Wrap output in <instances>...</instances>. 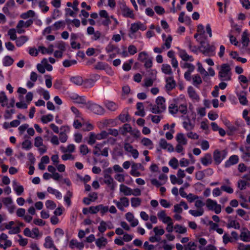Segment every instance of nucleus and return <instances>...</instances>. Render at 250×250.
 Instances as JSON below:
<instances>
[{
    "label": "nucleus",
    "instance_id": "obj_46",
    "mask_svg": "<svg viewBox=\"0 0 250 250\" xmlns=\"http://www.w3.org/2000/svg\"><path fill=\"white\" fill-rule=\"evenodd\" d=\"M47 191L49 193L54 195L58 199H61L62 198V194L61 192L56 189L49 187L47 188Z\"/></svg>",
    "mask_w": 250,
    "mask_h": 250
},
{
    "label": "nucleus",
    "instance_id": "obj_4",
    "mask_svg": "<svg viewBox=\"0 0 250 250\" xmlns=\"http://www.w3.org/2000/svg\"><path fill=\"white\" fill-rule=\"evenodd\" d=\"M200 44L201 49L205 55L212 56L215 55L216 48L214 45L209 44L205 42H201Z\"/></svg>",
    "mask_w": 250,
    "mask_h": 250
},
{
    "label": "nucleus",
    "instance_id": "obj_13",
    "mask_svg": "<svg viewBox=\"0 0 250 250\" xmlns=\"http://www.w3.org/2000/svg\"><path fill=\"white\" fill-rule=\"evenodd\" d=\"M113 203L115 204L118 208L121 211H124L125 208L128 207L129 205V200L125 197L120 198L119 201L113 200Z\"/></svg>",
    "mask_w": 250,
    "mask_h": 250
},
{
    "label": "nucleus",
    "instance_id": "obj_6",
    "mask_svg": "<svg viewBox=\"0 0 250 250\" xmlns=\"http://www.w3.org/2000/svg\"><path fill=\"white\" fill-rule=\"evenodd\" d=\"M85 106L87 109L96 114L102 115L104 112V109L102 106L90 101L87 102Z\"/></svg>",
    "mask_w": 250,
    "mask_h": 250
},
{
    "label": "nucleus",
    "instance_id": "obj_37",
    "mask_svg": "<svg viewBox=\"0 0 250 250\" xmlns=\"http://www.w3.org/2000/svg\"><path fill=\"white\" fill-rule=\"evenodd\" d=\"M37 92L42 95L45 100H48L50 98L49 91L42 87H39L37 89Z\"/></svg>",
    "mask_w": 250,
    "mask_h": 250
},
{
    "label": "nucleus",
    "instance_id": "obj_16",
    "mask_svg": "<svg viewBox=\"0 0 250 250\" xmlns=\"http://www.w3.org/2000/svg\"><path fill=\"white\" fill-rule=\"evenodd\" d=\"M104 183L112 190H114L117 186V184L113 178L108 174H105L104 175Z\"/></svg>",
    "mask_w": 250,
    "mask_h": 250
},
{
    "label": "nucleus",
    "instance_id": "obj_42",
    "mask_svg": "<svg viewBox=\"0 0 250 250\" xmlns=\"http://www.w3.org/2000/svg\"><path fill=\"white\" fill-rule=\"evenodd\" d=\"M192 84L196 87H198L202 83V79L201 76L199 74H195L192 76Z\"/></svg>",
    "mask_w": 250,
    "mask_h": 250
},
{
    "label": "nucleus",
    "instance_id": "obj_27",
    "mask_svg": "<svg viewBox=\"0 0 250 250\" xmlns=\"http://www.w3.org/2000/svg\"><path fill=\"white\" fill-rule=\"evenodd\" d=\"M201 162L204 166H208L212 162V157L210 153H206L204 157L201 158Z\"/></svg>",
    "mask_w": 250,
    "mask_h": 250
},
{
    "label": "nucleus",
    "instance_id": "obj_17",
    "mask_svg": "<svg viewBox=\"0 0 250 250\" xmlns=\"http://www.w3.org/2000/svg\"><path fill=\"white\" fill-rule=\"evenodd\" d=\"M99 14L101 18L104 19L102 22V24L104 26H108L110 24L111 21L107 12L105 10H101L99 11Z\"/></svg>",
    "mask_w": 250,
    "mask_h": 250
},
{
    "label": "nucleus",
    "instance_id": "obj_64",
    "mask_svg": "<svg viewBox=\"0 0 250 250\" xmlns=\"http://www.w3.org/2000/svg\"><path fill=\"white\" fill-rule=\"evenodd\" d=\"M32 146V143L29 140H25L21 144L22 148L26 150H30Z\"/></svg>",
    "mask_w": 250,
    "mask_h": 250
},
{
    "label": "nucleus",
    "instance_id": "obj_59",
    "mask_svg": "<svg viewBox=\"0 0 250 250\" xmlns=\"http://www.w3.org/2000/svg\"><path fill=\"white\" fill-rule=\"evenodd\" d=\"M46 4L47 3L44 0H41L39 2V6L43 13H46L49 10V7L46 5Z\"/></svg>",
    "mask_w": 250,
    "mask_h": 250
},
{
    "label": "nucleus",
    "instance_id": "obj_29",
    "mask_svg": "<svg viewBox=\"0 0 250 250\" xmlns=\"http://www.w3.org/2000/svg\"><path fill=\"white\" fill-rule=\"evenodd\" d=\"M240 239L244 241L248 242L250 241V231L246 229H244L242 230L240 235Z\"/></svg>",
    "mask_w": 250,
    "mask_h": 250
},
{
    "label": "nucleus",
    "instance_id": "obj_40",
    "mask_svg": "<svg viewBox=\"0 0 250 250\" xmlns=\"http://www.w3.org/2000/svg\"><path fill=\"white\" fill-rule=\"evenodd\" d=\"M228 228H234L238 229L240 228V225L236 220L229 219L227 224Z\"/></svg>",
    "mask_w": 250,
    "mask_h": 250
},
{
    "label": "nucleus",
    "instance_id": "obj_19",
    "mask_svg": "<svg viewBox=\"0 0 250 250\" xmlns=\"http://www.w3.org/2000/svg\"><path fill=\"white\" fill-rule=\"evenodd\" d=\"M159 146L163 149L166 150L169 152L174 151V148L173 146L167 142L165 139H161L159 141Z\"/></svg>",
    "mask_w": 250,
    "mask_h": 250
},
{
    "label": "nucleus",
    "instance_id": "obj_62",
    "mask_svg": "<svg viewBox=\"0 0 250 250\" xmlns=\"http://www.w3.org/2000/svg\"><path fill=\"white\" fill-rule=\"evenodd\" d=\"M97 140H98V138L96 134L94 132H90L87 141L88 144L90 145H93Z\"/></svg>",
    "mask_w": 250,
    "mask_h": 250
},
{
    "label": "nucleus",
    "instance_id": "obj_36",
    "mask_svg": "<svg viewBox=\"0 0 250 250\" xmlns=\"http://www.w3.org/2000/svg\"><path fill=\"white\" fill-rule=\"evenodd\" d=\"M240 150L242 152V158L246 160H248L250 158V147H241L240 148Z\"/></svg>",
    "mask_w": 250,
    "mask_h": 250
},
{
    "label": "nucleus",
    "instance_id": "obj_28",
    "mask_svg": "<svg viewBox=\"0 0 250 250\" xmlns=\"http://www.w3.org/2000/svg\"><path fill=\"white\" fill-rule=\"evenodd\" d=\"M120 192L122 193L125 196H130L132 194V189L124 185L121 184L119 187Z\"/></svg>",
    "mask_w": 250,
    "mask_h": 250
},
{
    "label": "nucleus",
    "instance_id": "obj_58",
    "mask_svg": "<svg viewBox=\"0 0 250 250\" xmlns=\"http://www.w3.org/2000/svg\"><path fill=\"white\" fill-rule=\"evenodd\" d=\"M13 59L9 56H5L2 59V64L4 66H8L13 63Z\"/></svg>",
    "mask_w": 250,
    "mask_h": 250
},
{
    "label": "nucleus",
    "instance_id": "obj_24",
    "mask_svg": "<svg viewBox=\"0 0 250 250\" xmlns=\"http://www.w3.org/2000/svg\"><path fill=\"white\" fill-rule=\"evenodd\" d=\"M238 161V156L236 155H233L231 156L229 159L225 162V166L226 167H229L232 165L237 164Z\"/></svg>",
    "mask_w": 250,
    "mask_h": 250
},
{
    "label": "nucleus",
    "instance_id": "obj_5",
    "mask_svg": "<svg viewBox=\"0 0 250 250\" xmlns=\"http://www.w3.org/2000/svg\"><path fill=\"white\" fill-rule=\"evenodd\" d=\"M138 60L144 63L146 68H149L152 67V59L149 57L148 53L146 51H142L138 54Z\"/></svg>",
    "mask_w": 250,
    "mask_h": 250
},
{
    "label": "nucleus",
    "instance_id": "obj_14",
    "mask_svg": "<svg viewBox=\"0 0 250 250\" xmlns=\"http://www.w3.org/2000/svg\"><path fill=\"white\" fill-rule=\"evenodd\" d=\"M12 241L8 239V236L6 234L0 233V247L6 250L7 248L12 246Z\"/></svg>",
    "mask_w": 250,
    "mask_h": 250
},
{
    "label": "nucleus",
    "instance_id": "obj_18",
    "mask_svg": "<svg viewBox=\"0 0 250 250\" xmlns=\"http://www.w3.org/2000/svg\"><path fill=\"white\" fill-rule=\"evenodd\" d=\"M157 216L160 221L165 224L171 221L172 218L167 216L165 210H161L157 213Z\"/></svg>",
    "mask_w": 250,
    "mask_h": 250
},
{
    "label": "nucleus",
    "instance_id": "obj_22",
    "mask_svg": "<svg viewBox=\"0 0 250 250\" xmlns=\"http://www.w3.org/2000/svg\"><path fill=\"white\" fill-rule=\"evenodd\" d=\"M125 219L130 223L132 227L137 226L139 224V221L137 219L135 218L133 214L128 212L125 214Z\"/></svg>",
    "mask_w": 250,
    "mask_h": 250
},
{
    "label": "nucleus",
    "instance_id": "obj_21",
    "mask_svg": "<svg viewBox=\"0 0 250 250\" xmlns=\"http://www.w3.org/2000/svg\"><path fill=\"white\" fill-rule=\"evenodd\" d=\"M188 93L190 98L194 102H198L199 101L200 97L192 86H190L188 87Z\"/></svg>",
    "mask_w": 250,
    "mask_h": 250
},
{
    "label": "nucleus",
    "instance_id": "obj_48",
    "mask_svg": "<svg viewBox=\"0 0 250 250\" xmlns=\"http://www.w3.org/2000/svg\"><path fill=\"white\" fill-rule=\"evenodd\" d=\"M106 142L104 141L101 143H98L94 146L93 153L95 155H100L101 148L104 146Z\"/></svg>",
    "mask_w": 250,
    "mask_h": 250
},
{
    "label": "nucleus",
    "instance_id": "obj_47",
    "mask_svg": "<svg viewBox=\"0 0 250 250\" xmlns=\"http://www.w3.org/2000/svg\"><path fill=\"white\" fill-rule=\"evenodd\" d=\"M174 230L176 233L183 234L187 233V229L183 226L176 224L174 225Z\"/></svg>",
    "mask_w": 250,
    "mask_h": 250
},
{
    "label": "nucleus",
    "instance_id": "obj_10",
    "mask_svg": "<svg viewBox=\"0 0 250 250\" xmlns=\"http://www.w3.org/2000/svg\"><path fill=\"white\" fill-rule=\"evenodd\" d=\"M68 96L74 103L83 104L85 106L87 103L86 98L84 96H80L72 92H68Z\"/></svg>",
    "mask_w": 250,
    "mask_h": 250
},
{
    "label": "nucleus",
    "instance_id": "obj_56",
    "mask_svg": "<svg viewBox=\"0 0 250 250\" xmlns=\"http://www.w3.org/2000/svg\"><path fill=\"white\" fill-rule=\"evenodd\" d=\"M70 81L71 83L77 85H80L83 83V80L80 76L72 77L70 78Z\"/></svg>",
    "mask_w": 250,
    "mask_h": 250
},
{
    "label": "nucleus",
    "instance_id": "obj_26",
    "mask_svg": "<svg viewBox=\"0 0 250 250\" xmlns=\"http://www.w3.org/2000/svg\"><path fill=\"white\" fill-rule=\"evenodd\" d=\"M162 39L164 42L162 48H164L165 47H166L167 49H169L171 47V43L172 42V38L170 35H168L167 36L165 34H163L162 36Z\"/></svg>",
    "mask_w": 250,
    "mask_h": 250
},
{
    "label": "nucleus",
    "instance_id": "obj_50",
    "mask_svg": "<svg viewBox=\"0 0 250 250\" xmlns=\"http://www.w3.org/2000/svg\"><path fill=\"white\" fill-rule=\"evenodd\" d=\"M162 71L165 74L172 76V71L170 66L168 64H163L162 66Z\"/></svg>",
    "mask_w": 250,
    "mask_h": 250
},
{
    "label": "nucleus",
    "instance_id": "obj_61",
    "mask_svg": "<svg viewBox=\"0 0 250 250\" xmlns=\"http://www.w3.org/2000/svg\"><path fill=\"white\" fill-rule=\"evenodd\" d=\"M197 66L198 67V71L204 77H207L208 76V73L207 71L203 67L202 64L199 62L197 63Z\"/></svg>",
    "mask_w": 250,
    "mask_h": 250
},
{
    "label": "nucleus",
    "instance_id": "obj_32",
    "mask_svg": "<svg viewBox=\"0 0 250 250\" xmlns=\"http://www.w3.org/2000/svg\"><path fill=\"white\" fill-rule=\"evenodd\" d=\"M113 123V121L111 119H104L97 123V126L99 128L103 129L109 126Z\"/></svg>",
    "mask_w": 250,
    "mask_h": 250
},
{
    "label": "nucleus",
    "instance_id": "obj_63",
    "mask_svg": "<svg viewBox=\"0 0 250 250\" xmlns=\"http://www.w3.org/2000/svg\"><path fill=\"white\" fill-rule=\"evenodd\" d=\"M35 13L34 11L30 10L27 12L21 14V17L23 19H27L29 18H33L35 17Z\"/></svg>",
    "mask_w": 250,
    "mask_h": 250
},
{
    "label": "nucleus",
    "instance_id": "obj_53",
    "mask_svg": "<svg viewBox=\"0 0 250 250\" xmlns=\"http://www.w3.org/2000/svg\"><path fill=\"white\" fill-rule=\"evenodd\" d=\"M8 99L4 92H0V104L4 107L7 105Z\"/></svg>",
    "mask_w": 250,
    "mask_h": 250
},
{
    "label": "nucleus",
    "instance_id": "obj_54",
    "mask_svg": "<svg viewBox=\"0 0 250 250\" xmlns=\"http://www.w3.org/2000/svg\"><path fill=\"white\" fill-rule=\"evenodd\" d=\"M238 99L241 104L243 105H246L248 103L247 100L246 95L244 92H242L239 94H237Z\"/></svg>",
    "mask_w": 250,
    "mask_h": 250
},
{
    "label": "nucleus",
    "instance_id": "obj_43",
    "mask_svg": "<svg viewBox=\"0 0 250 250\" xmlns=\"http://www.w3.org/2000/svg\"><path fill=\"white\" fill-rule=\"evenodd\" d=\"M168 110L170 114L175 115L178 112V104L177 101L171 103L168 107Z\"/></svg>",
    "mask_w": 250,
    "mask_h": 250
},
{
    "label": "nucleus",
    "instance_id": "obj_25",
    "mask_svg": "<svg viewBox=\"0 0 250 250\" xmlns=\"http://www.w3.org/2000/svg\"><path fill=\"white\" fill-rule=\"evenodd\" d=\"M178 54L181 59L185 61L193 62L194 59L192 56L188 54L187 52L185 50L179 49Z\"/></svg>",
    "mask_w": 250,
    "mask_h": 250
},
{
    "label": "nucleus",
    "instance_id": "obj_8",
    "mask_svg": "<svg viewBox=\"0 0 250 250\" xmlns=\"http://www.w3.org/2000/svg\"><path fill=\"white\" fill-rule=\"evenodd\" d=\"M206 206L210 210L213 211L216 214H219L221 211V206L214 200L210 198L207 199L206 201Z\"/></svg>",
    "mask_w": 250,
    "mask_h": 250
},
{
    "label": "nucleus",
    "instance_id": "obj_57",
    "mask_svg": "<svg viewBox=\"0 0 250 250\" xmlns=\"http://www.w3.org/2000/svg\"><path fill=\"white\" fill-rule=\"evenodd\" d=\"M54 117L52 114H48L43 115L41 118V120L43 124H47L53 121Z\"/></svg>",
    "mask_w": 250,
    "mask_h": 250
},
{
    "label": "nucleus",
    "instance_id": "obj_9",
    "mask_svg": "<svg viewBox=\"0 0 250 250\" xmlns=\"http://www.w3.org/2000/svg\"><path fill=\"white\" fill-rule=\"evenodd\" d=\"M120 10L121 15L125 18L135 19V14L133 11L128 7L124 2L120 5Z\"/></svg>",
    "mask_w": 250,
    "mask_h": 250
},
{
    "label": "nucleus",
    "instance_id": "obj_1",
    "mask_svg": "<svg viewBox=\"0 0 250 250\" xmlns=\"http://www.w3.org/2000/svg\"><path fill=\"white\" fill-rule=\"evenodd\" d=\"M175 140L177 143L175 146V151L178 153H180L181 155H185V147L188 144V140L185 134L183 133H178L175 136Z\"/></svg>",
    "mask_w": 250,
    "mask_h": 250
},
{
    "label": "nucleus",
    "instance_id": "obj_11",
    "mask_svg": "<svg viewBox=\"0 0 250 250\" xmlns=\"http://www.w3.org/2000/svg\"><path fill=\"white\" fill-rule=\"evenodd\" d=\"M228 155L227 150L220 151L216 149L213 153V158L215 163L217 165L220 164Z\"/></svg>",
    "mask_w": 250,
    "mask_h": 250
},
{
    "label": "nucleus",
    "instance_id": "obj_33",
    "mask_svg": "<svg viewBox=\"0 0 250 250\" xmlns=\"http://www.w3.org/2000/svg\"><path fill=\"white\" fill-rule=\"evenodd\" d=\"M156 105L163 111L166 109V101L164 98L159 96L156 100Z\"/></svg>",
    "mask_w": 250,
    "mask_h": 250
},
{
    "label": "nucleus",
    "instance_id": "obj_30",
    "mask_svg": "<svg viewBox=\"0 0 250 250\" xmlns=\"http://www.w3.org/2000/svg\"><path fill=\"white\" fill-rule=\"evenodd\" d=\"M141 144L149 149H152L154 147L152 141L149 138L144 137L141 140Z\"/></svg>",
    "mask_w": 250,
    "mask_h": 250
},
{
    "label": "nucleus",
    "instance_id": "obj_12",
    "mask_svg": "<svg viewBox=\"0 0 250 250\" xmlns=\"http://www.w3.org/2000/svg\"><path fill=\"white\" fill-rule=\"evenodd\" d=\"M124 148L127 155L132 156L136 159L139 157V152L137 149L134 148L133 146L129 143L125 142Z\"/></svg>",
    "mask_w": 250,
    "mask_h": 250
},
{
    "label": "nucleus",
    "instance_id": "obj_45",
    "mask_svg": "<svg viewBox=\"0 0 250 250\" xmlns=\"http://www.w3.org/2000/svg\"><path fill=\"white\" fill-rule=\"evenodd\" d=\"M29 40L27 36H21L16 40V44L18 47L22 46Z\"/></svg>",
    "mask_w": 250,
    "mask_h": 250
},
{
    "label": "nucleus",
    "instance_id": "obj_51",
    "mask_svg": "<svg viewBox=\"0 0 250 250\" xmlns=\"http://www.w3.org/2000/svg\"><path fill=\"white\" fill-rule=\"evenodd\" d=\"M43 245L46 248H53V250H54V247H56L54 246L53 241L50 236H47L45 238V242Z\"/></svg>",
    "mask_w": 250,
    "mask_h": 250
},
{
    "label": "nucleus",
    "instance_id": "obj_7",
    "mask_svg": "<svg viewBox=\"0 0 250 250\" xmlns=\"http://www.w3.org/2000/svg\"><path fill=\"white\" fill-rule=\"evenodd\" d=\"M4 227L2 228L0 227V230H4L6 229L9 230L8 233L10 234H16L19 233L21 231V229H19L18 227H16V222L15 221H11L8 223L3 224Z\"/></svg>",
    "mask_w": 250,
    "mask_h": 250
},
{
    "label": "nucleus",
    "instance_id": "obj_2",
    "mask_svg": "<svg viewBox=\"0 0 250 250\" xmlns=\"http://www.w3.org/2000/svg\"><path fill=\"white\" fill-rule=\"evenodd\" d=\"M147 29V26L145 23H142L140 21H137L130 24V27L128 32V37L132 39L137 38V32L139 30L142 31H145Z\"/></svg>",
    "mask_w": 250,
    "mask_h": 250
},
{
    "label": "nucleus",
    "instance_id": "obj_41",
    "mask_svg": "<svg viewBox=\"0 0 250 250\" xmlns=\"http://www.w3.org/2000/svg\"><path fill=\"white\" fill-rule=\"evenodd\" d=\"M84 245L83 243L79 242L76 239H72L69 243V247L71 249L78 248L79 249H83Z\"/></svg>",
    "mask_w": 250,
    "mask_h": 250
},
{
    "label": "nucleus",
    "instance_id": "obj_34",
    "mask_svg": "<svg viewBox=\"0 0 250 250\" xmlns=\"http://www.w3.org/2000/svg\"><path fill=\"white\" fill-rule=\"evenodd\" d=\"M250 33L248 30L246 29L243 32L242 35V43L244 46H247L248 45L250 42Z\"/></svg>",
    "mask_w": 250,
    "mask_h": 250
},
{
    "label": "nucleus",
    "instance_id": "obj_55",
    "mask_svg": "<svg viewBox=\"0 0 250 250\" xmlns=\"http://www.w3.org/2000/svg\"><path fill=\"white\" fill-rule=\"evenodd\" d=\"M183 126L187 131H191L193 129L194 125L188 120L183 123Z\"/></svg>",
    "mask_w": 250,
    "mask_h": 250
},
{
    "label": "nucleus",
    "instance_id": "obj_35",
    "mask_svg": "<svg viewBox=\"0 0 250 250\" xmlns=\"http://www.w3.org/2000/svg\"><path fill=\"white\" fill-rule=\"evenodd\" d=\"M104 105L107 109L112 111H115L119 107L117 104L110 101H105Z\"/></svg>",
    "mask_w": 250,
    "mask_h": 250
},
{
    "label": "nucleus",
    "instance_id": "obj_20",
    "mask_svg": "<svg viewBox=\"0 0 250 250\" xmlns=\"http://www.w3.org/2000/svg\"><path fill=\"white\" fill-rule=\"evenodd\" d=\"M166 84L165 87L167 91H170L176 86V83L172 76L167 77L165 78Z\"/></svg>",
    "mask_w": 250,
    "mask_h": 250
},
{
    "label": "nucleus",
    "instance_id": "obj_44",
    "mask_svg": "<svg viewBox=\"0 0 250 250\" xmlns=\"http://www.w3.org/2000/svg\"><path fill=\"white\" fill-rule=\"evenodd\" d=\"M137 111L135 112V115L144 117L145 116L146 113L144 111V107L142 103H138L136 105Z\"/></svg>",
    "mask_w": 250,
    "mask_h": 250
},
{
    "label": "nucleus",
    "instance_id": "obj_49",
    "mask_svg": "<svg viewBox=\"0 0 250 250\" xmlns=\"http://www.w3.org/2000/svg\"><path fill=\"white\" fill-rule=\"evenodd\" d=\"M188 212L194 217H199L203 215L204 210L203 208H198V209H190Z\"/></svg>",
    "mask_w": 250,
    "mask_h": 250
},
{
    "label": "nucleus",
    "instance_id": "obj_39",
    "mask_svg": "<svg viewBox=\"0 0 250 250\" xmlns=\"http://www.w3.org/2000/svg\"><path fill=\"white\" fill-rule=\"evenodd\" d=\"M105 51L107 53H110L112 52L119 53V49L115 44L109 43L105 48Z\"/></svg>",
    "mask_w": 250,
    "mask_h": 250
},
{
    "label": "nucleus",
    "instance_id": "obj_31",
    "mask_svg": "<svg viewBox=\"0 0 250 250\" xmlns=\"http://www.w3.org/2000/svg\"><path fill=\"white\" fill-rule=\"evenodd\" d=\"M107 244V240L104 237H101L95 240V244L99 249L105 247Z\"/></svg>",
    "mask_w": 250,
    "mask_h": 250
},
{
    "label": "nucleus",
    "instance_id": "obj_15",
    "mask_svg": "<svg viewBox=\"0 0 250 250\" xmlns=\"http://www.w3.org/2000/svg\"><path fill=\"white\" fill-rule=\"evenodd\" d=\"M139 169L142 171L145 170L144 166L140 163H133L131 167V170L130 173L133 177H139L141 176V173L138 171Z\"/></svg>",
    "mask_w": 250,
    "mask_h": 250
},
{
    "label": "nucleus",
    "instance_id": "obj_38",
    "mask_svg": "<svg viewBox=\"0 0 250 250\" xmlns=\"http://www.w3.org/2000/svg\"><path fill=\"white\" fill-rule=\"evenodd\" d=\"M53 50L54 49L53 45H50L47 48L42 46L39 47V51L42 54H51L53 53Z\"/></svg>",
    "mask_w": 250,
    "mask_h": 250
},
{
    "label": "nucleus",
    "instance_id": "obj_52",
    "mask_svg": "<svg viewBox=\"0 0 250 250\" xmlns=\"http://www.w3.org/2000/svg\"><path fill=\"white\" fill-rule=\"evenodd\" d=\"M26 28V26H24L23 24V20H20L17 26H16V30L17 31V33L19 34H22L25 32L24 28Z\"/></svg>",
    "mask_w": 250,
    "mask_h": 250
},
{
    "label": "nucleus",
    "instance_id": "obj_60",
    "mask_svg": "<svg viewBox=\"0 0 250 250\" xmlns=\"http://www.w3.org/2000/svg\"><path fill=\"white\" fill-rule=\"evenodd\" d=\"M73 196V193L70 191H67L64 196V201L68 206L71 205V198Z\"/></svg>",
    "mask_w": 250,
    "mask_h": 250
},
{
    "label": "nucleus",
    "instance_id": "obj_3",
    "mask_svg": "<svg viewBox=\"0 0 250 250\" xmlns=\"http://www.w3.org/2000/svg\"><path fill=\"white\" fill-rule=\"evenodd\" d=\"M232 73L230 66L224 63L220 66L218 78L221 81H229L231 80Z\"/></svg>",
    "mask_w": 250,
    "mask_h": 250
},
{
    "label": "nucleus",
    "instance_id": "obj_23",
    "mask_svg": "<svg viewBox=\"0 0 250 250\" xmlns=\"http://www.w3.org/2000/svg\"><path fill=\"white\" fill-rule=\"evenodd\" d=\"M13 188L18 196L21 195L24 191L23 187L20 185L16 180L12 181Z\"/></svg>",
    "mask_w": 250,
    "mask_h": 250
}]
</instances>
